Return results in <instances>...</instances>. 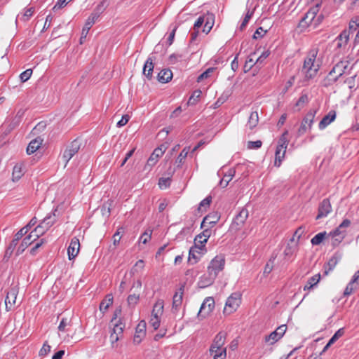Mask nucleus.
<instances>
[{
	"label": "nucleus",
	"instance_id": "f257e3e1",
	"mask_svg": "<svg viewBox=\"0 0 359 359\" xmlns=\"http://www.w3.org/2000/svg\"><path fill=\"white\" fill-rule=\"evenodd\" d=\"M318 49H311L304 59L302 72L306 79H310L316 76L320 69V64L316 61Z\"/></svg>",
	"mask_w": 359,
	"mask_h": 359
},
{
	"label": "nucleus",
	"instance_id": "f03ea898",
	"mask_svg": "<svg viewBox=\"0 0 359 359\" xmlns=\"http://www.w3.org/2000/svg\"><path fill=\"white\" fill-rule=\"evenodd\" d=\"M225 264L224 257L222 255L216 256L210 263L208 267V279L207 284H203L202 281L199 282L201 287H205L207 285H211L214 280L217 278L218 273L224 269Z\"/></svg>",
	"mask_w": 359,
	"mask_h": 359
},
{
	"label": "nucleus",
	"instance_id": "7ed1b4c3",
	"mask_svg": "<svg viewBox=\"0 0 359 359\" xmlns=\"http://www.w3.org/2000/svg\"><path fill=\"white\" fill-rule=\"evenodd\" d=\"M241 302V295L238 292L232 293L226 299L224 313L229 315L237 310Z\"/></svg>",
	"mask_w": 359,
	"mask_h": 359
},
{
	"label": "nucleus",
	"instance_id": "20e7f679",
	"mask_svg": "<svg viewBox=\"0 0 359 359\" xmlns=\"http://www.w3.org/2000/svg\"><path fill=\"white\" fill-rule=\"evenodd\" d=\"M81 146V140L79 139H75L70 142L65 148L63 154L62 159L65 163V166L70 161V159L79 151Z\"/></svg>",
	"mask_w": 359,
	"mask_h": 359
},
{
	"label": "nucleus",
	"instance_id": "39448f33",
	"mask_svg": "<svg viewBox=\"0 0 359 359\" xmlns=\"http://www.w3.org/2000/svg\"><path fill=\"white\" fill-rule=\"evenodd\" d=\"M322 1L318 2L315 6L311 7L308 12L305 14L304 17L301 20L299 25L303 27H309L312 23L313 21L316 20L315 18L316 15L319 12L320 8L321 6Z\"/></svg>",
	"mask_w": 359,
	"mask_h": 359
},
{
	"label": "nucleus",
	"instance_id": "423d86ee",
	"mask_svg": "<svg viewBox=\"0 0 359 359\" xmlns=\"http://www.w3.org/2000/svg\"><path fill=\"white\" fill-rule=\"evenodd\" d=\"M316 114V110H310L304 117L299 128L298 129V135H304L308 129H311L314 121Z\"/></svg>",
	"mask_w": 359,
	"mask_h": 359
},
{
	"label": "nucleus",
	"instance_id": "0eeeda50",
	"mask_svg": "<svg viewBox=\"0 0 359 359\" xmlns=\"http://www.w3.org/2000/svg\"><path fill=\"white\" fill-rule=\"evenodd\" d=\"M226 336L227 334L224 331H220L217 334L210 348V352L211 354L224 348V345L226 341Z\"/></svg>",
	"mask_w": 359,
	"mask_h": 359
},
{
	"label": "nucleus",
	"instance_id": "6e6552de",
	"mask_svg": "<svg viewBox=\"0 0 359 359\" xmlns=\"http://www.w3.org/2000/svg\"><path fill=\"white\" fill-rule=\"evenodd\" d=\"M248 217V210L245 208H243L233 220L231 224V229L234 231H238L241 229V228L243 226Z\"/></svg>",
	"mask_w": 359,
	"mask_h": 359
},
{
	"label": "nucleus",
	"instance_id": "1a4fd4ad",
	"mask_svg": "<svg viewBox=\"0 0 359 359\" xmlns=\"http://www.w3.org/2000/svg\"><path fill=\"white\" fill-rule=\"evenodd\" d=\"M184 287L185 284L183 283L180 285L178 290L175 293L173 298H172V311L174 313H177L182 305V299H183V294L184 291Z\"/></svg>",
	"mask_w": 359,
	"mask_h": 359
},
{
	"label": "nucleus",
	"instance_id": "9d476101",
	"mask_svg": "<svg viewBox=\"0 0 359 359\" xmlns=\"http://www.w3.org/2000/svg\"><path fill=\"white\" fill-rule=\"evenodd\" d=\"M214 308V299L212 297H208L203 302L198 315V316L205 318L213 311Z\"/></svg>",
	"mask_w": 359,
	"mask_h": 359
},
{
	"label": "nucleus",
	"instance_id": "9b49d317",
	"mask_svg": "<svg viewBox=\"0 0 359 359\" xmlns=\"http://www.w3.org/2000/svg\"><path fill=\"white\" fill-rule=\"evenodd\" d=\"M332 205L328 198L323 199L319 204L318 212L316 217V219H320L321 218L327 217L332 212Z\"/></svg>",
	"mask_w": 359,
	"mask_h": 359
},
{
	"label": "nucleus",
	"instance_id": "f8f14e48",
	"mask_svg": "<svg viewBox=\"0 0 359 359\" xmlns=\"http://www.w3.org/2000/svg\"><path fill=\"white\" fill-rule=\"evenodd\" d=\"M17 295L18 289L15 287H11L8 291L5 299L6 309L8 311L13 309L16 302Z\"/></svg>",
	"mask_w": 359,
	"mask_h": 359
},
{
	"label": "nucleus",
	"instance_id": "ddd939ff",
	"mask_svg": "<svg viewBox=\"0 0 359 359\" xmlns=\"http://www.w3.org/2000/svg\"><path fill=\"white\" fill-rule=\"evenodd\" d=\"M80 250V243L79 240L76 237H74L72 238L70 244L67 248V254L69 257V259L72 260L74 259Z\"/></svg>",
	"mask_w": 359,
	"mask_h": 359
},
{
	"label": "nucleus",
	"instance_id": "4468645a",
	"mask_svg": "<svg viewBox=\"0 0 359 359\" xmlns=\"http://www.w3.org/2000/svg\"><path fill=\"white\" fill-rule=\"evenodd\" d=\"M37 239V235L31 232L28 236L25 237L17 250L16 255L22 254L26 248H27L34 241Z\"/></svg>",
	"mask_w": 359,
	"mask_h": 359
},
{
	"label": "nucleus",
	"instance_id": "2eb2a0df",
	"mask_svg": "<svg viewBox=\"0 0 359 359\" xmlns=\"http://www.w3.org/2000/svg\"><path fill=\"white\" fill-rule=\"evenodd\" d=\"M220 219V215L217 212H212L206 215L201 223V228H203L206 224H209L210 227H212L216 224Z\"/></svg>",
	"mask_w": 359,
	"mask_h": 359
},
{
	"label": "nucleus",
	"instance_id": "dca6fc26",
	"mask_svg": "<svg viewBox=\"0 0 359 359\" xmlns=\"http://www.w3.org/2000/svg\"><path fill=\"white\" fill-rule=\"evenodd\" d=\"M344 231H343L341 229H339V226H338L336 229H334L333 231H331L327 235V237L332 236V245L333 246L337 245L342 241L344 238Z\"/></svg>",
	"mask_w": 359,
	"mask_h": 359
},
{
	"label": "nucleus",
	"instance_id": "f3484780",
	"mask_svg": "<svg viewBox=\"0 0 359 359\" xmlns=\"http://www.w3.org/2000/svg\"><path fill=\"white\" fill-rule=\"evenodd\" d=\"M146 334V323L144 320H142L139 323L136 327L135 334L134 335L133 341L136 344H140L142 339L145 336Z\"/></svg>",
	"mask_w": 359,
	"mask_h": 359
},
{
	"label": "nucleus",
	"instance_id": "a211bd4d",
	"mask_svg": "<svg viewBox=\"0 0 359 359\" xmlns=\"http://www.w3.org/2000/svg\"><path fill=\"white\" fill-rule=\"evenodd\" d=\"M350 62L348 60H341L337 62L332 68L333 73H336L337 75L340 77L344 74H346L349 67Z\"/></svg>",
	"mask_w": 359,
	"mask_h": 359
},
{
	"label": "nucleus",
	"instance_id": "6ab92c4d",
	"mask_svg": "<svg viewBox=\"0 0 359 359\" xmlns=\"http://www.w3.org/2000/svg\"><path fill=\"white\" fill-rule=\"evenodd\" d=\"M335 118L336 111L334 110L330 111L329 113L327 115H325L320 121L318 124L319 129H325L329 124H330L332 121H334Z\"/></svg>",
	"mask_w": 359,
	"mask_h": 359
},
{
	"label": "nucleus",
	"instance_id": "aec40b11",
	"mask_svg": "<svg viewBox=\"0 0 359 359\" xmlns=\"http://www.w3.org/2000/svg\"><path fill=\"white\" fill-rule=\"evenodd\" d=\"M215 16L212 13H207L205 14V20L203 29V32L208 34L212 29L215 23Z\"/></svg>",
	"mask_w": 359,
	"mask_h": 359
},
{
	"label": "nucleus",
	"instance_id": "412c9836",
	"mask_svg": "<svg viewBox=\"0 0 359 359\" xmlns=\"http://www.w3.org/2000/svg\"><path fill=\"white\" fill-rule=\"evenodd\" d=\"M24 236V231L22 230H19L14 236L13 239L12 240L11 243H10L9 246L8 247L6 253L11 255L13 252L14 249L15 248L16 245L18 243V241L22 238V237Z\"/></svg>",
	"mask_w": 359,
	"mask_h": 359
},
{
	"label": "nucleus",
	"instance_id": "4be33fe9",
	"mask_svg": "<svg viewBox=\"0 0 359 359\" xmlns=\"http://www.w3.org/2000/svg\"><path fill=\"white\" fill-rule=\"evenodd\" d=\"M154 67L153 59L149 57L145 62L143 67V74L149 80L152 78Z\"/></svg>",
	"mask_w": 359,
	"mask_h": 359
},
{
	"label": "nucleus",
	"instance_id": "5701e85b",
	"mask_svg": "<svg viewBox=\"0 0 359 359\" xmlns=\"http://www.w3.org/2000/svg\"><path fill=\"white\" fill-rule=\"evenodd\" d=\"M42 142L43 140L39 137L32 140L27 147V153L29 155L34 154L41 147Z\"/></svg>",
	"mask_w": 359,
	"mask_h": 359
},
{
	"label": "nucleus",
	"instance_id": "b1692460",
	"mask_svg": "<svg viewBox=\"0 0 359 359\" xmlns=\"http://www.w3.org/2000/svg\"><path fill=\"white\" fill-rule=\"evenodd\" d=\"M25 174L22 163H17L14 165L12 172L13 182L18 181Z\"/></svg>",
	"mask_w": 359,
	"mask_h": 359
},
{
	"label": "nucleus",
	"instance_id": "393cba45",
	"mask_svg": "<svg viewBox=\"0 0 359 359\" xmlns=\"http://www.w3.org/2000/svg\"><path fill=\"white\" fill-rule=\"evenodd\" d=\"M349 40V31L344 30L337 38V47L339 48H344Z\"/></svg>",
	"mask_w": 359,
	"mask_h": 359
},
{
	"label": "nucleus",
	"instance_id": "a878e982",
	"mask_svg": "<svg viewBox=\"0 0 359 359\" xmlns=\"http://www.w3.org/2000/svg\"><path fill=\"white\" fill-rule=\"evenodd\" d=\"M172 78V72L169 69L161 70L158 74V80L159 82L165 83L170 81Z\"/></svg>",
	"mask_w": 359,
	"mask_h": 359
},
{
	"label": "nucleus",
	"instance_id": "bb28decb",
	"mask_svg": "<svg viewBox=\"0 0 359 359\" xmlns=\"http://www.w3.org/2000/svg\"><path fill=\"white\" fill-rule=\"evenodd\" d=\"M55 212L57 210L55 209L53 214L47 215L41 222L42 224L44 226L45 229H49L56 222V216Z\"/></svg>",
	"mask_w": 359,
	"mask_h": 359
},
{
	"label": "nucleus",
	"instance_id": "cd10ccee",
	"mask_svg": "<svg viewBox=\"0 0 359 359\" xmlns=\"http://www.w3.org/2000/svg\"><path fill=\"white\" fill-rule=\"evenodd\" d=\"M113 295L112 294H108L105 298L101 302L100 304V310L101 312L104 313L108 308L113 304Z\"/></svg>",
	"mask_w": 359,
	"mask_h": 359
},
{
	"label": "nucleus",
	"instance_id": "c85d7f7f",
	"mask_svg": "<svg viewBox=\"0 0 359 359\" xmlns=\"http://www.w3.org/2000/svg\"><path fill=\"white\" fill-rule=\"evenodd\" d=\"M164 302L162 299H158L154 304L151 312L152 316L160 317L163 313Z\"/></svg>",
	"mask_w": 359,
	"mask_h": 359
},
{
	"label": "nucleus",
	"instance_id": "c756f323",
	"mask_svg": "<svg viewBox=\"0 0 359 359\" xmlns=\"http://www.w3.org/2000/svg\"><path fill=\"white\" fill-rule=\"evenodd\" d=\"M320 280V273L316 274L312 277L309 278L306 282V284L304 287V290H309L316 285Z\"/></svg>",
	"mask_w": 359,
	"mask_h": 359
},
{
	"label": "nucleus",
	"instance_id": "7c9ffc66",
	"mask_svg": "<svg viewBox=\"0 0 359 359\" xmlns=\"http://www.w3.org/2000/svg\"><path fill=\"white\" fill-rule=\"evenodd\" d=\"M286 149L276 147L274 165L279 167L285 157Z\"/></svg>",
	"mask_w": 359,
	"mask_h": 359
},
{
	"label": "nucleus",
	"instance_id": "2f4dec72",
	"mask_svg": "<svg viewBox=\"0 0 359 359\" xmlns=\"http://www.w3.org/2000/svg\"><path fill=\"white\" fill-rule=\"evenodd\" d=\"M98 17H99V14L97 13H93L91 14L90 16H89V18H88V20L85 24L84 27L83 28L82 34H83L85 32L86 33L88 32V30L90 29V27L95 23V20L98 18Z\"/></svg>",
	"mask_w": 359,
	"mask_h": 359
},
{
	"label": "nucleus",
	"instance_id": "473e14b6",
	"mask_svg": "<svg viewBox=\"0 0 359 359\" xmlns=\"http://www.w3.org/2000/svg\"><path fill=\"white\" fill-rule=\"evenodd\" d=\"M259 122V115L257 111H252L251 112L249 119L247 123V126L250 129L252 130L254 128L257 126Z\"/></svg>",
	"mask_w": 359,
	"mask_h": 359
},
{
	"label": "nucleus",
	"instance_id": "72a5a7b5",
	"mask_svg": "<svg viewBox=\"0 0 359 359\" xmlns=\"http://www.w3.org/2000/svg\"><path fill=\"white\" fill-rule=\"evenodd\" d=\"M281 339L280 334L274 330L270 334L266 335L264 337V341L266 343H269L271 345H273L276 342H278Z\"/></svg>",
	"mask_w": 359,
	"mask_h": 359
},
{
	"label": "nucleus",
	"instance_id": "f704fd0d",
	"mask_svg": "<svg viewBox=\"0 0 359 359\" xmlns=\"http://www.w3.org/2000/svg\"><path fill=\"white\" fill-rule=\"evenodd\" d=\"M164 153V151L161 148L156 149L151 156L149 158L147 163L149 165H154L158 161V158L161 156Z\"/></svg>",
	"mask_w": 359,
	"mask_h": 359
},
{
	"label": "nucleus",
	"instance_id": "c9c22d12",
	"mask_svg": "<svg viewBox=\"0 0 359 359\" xmlns=\"http://www.w3.org/2000/svg\"><path fill=\"white\" fill-rule=\"evenodd\" d=\"M217 69V67H211L208 68L205 72L200 74L197 78V82H201L204 79H208L212 76V74Z\"/></svg>",
	"mask_w": 359,
	"mask_h": 359
},
{
	"label": "nucleus",
	"instance_id": "e433bc0d",
	"mask_svg": "<svg viewBox=\"0 0 359 359\" xmlns=\"http://www.w3.org/2000/svg\"><path fill=\"white\" fill-rule=\"evenodd\" d=\"M235 170L230 169L228 172L224 176V177L221 180L219 184L222 187H226L229 182L233 179L235 175Z\"/></svg>",
	"mask_w": 359,
	"mask_h": 359
},
{
	"label": "nucleus",
	"instance_id": "4c0bfd02",
	"mask_svg": "<svg viewBox=\"0 0 359 359\" xmlns=\"http://www.w3.org/2000/svg\"><path fill=\"white\" fill-rule=\"evenodd\" d=\"M339 77L337 75L336 73H333V68L329 72L328 75L324 79V86H328L333 84L336 82Z\"/></svg>",
	"mask_w": 359,
	"mask_h": 359
},
{
	"label": "nucleus",
	"instance_id": "58836bf2",
	"mask_svg": "<svg viewBox=\"0 0 359 359\" xmlns=\"http://www.w3.org/2000/svg\"><path fill=\"white\" fill-rule=\"evenodd\" d=\"M199 246H193L189 250V262H191V259H194V262L192 264H195L198 262V257L196 256V253L203 254L204 251H201L198 250Z\"/></svg>",
	"mask_w": 359,
	"mask_h": 359
},
{
	"label": "nucleus",
	"instance_id": "ea45409f",
	"mask_svg": "<svg viewBox=\"0 0 359 359\" xmlns=\"http://www.w3.org/2000/svg\"><path fill=\"white\" fill-rule=\"evenodd\" d=\"M189 149H190L189 147H184L182 149V151L180 152V154H179V156H177L175 163L177 164V166L178 168L180 167L184 163V161L185 158H187L188 153L189 151Z\"/></svg>",
	"mask_w": 359,
	"mask_h": 359
},
{
	"label": "nucleus",
	"instance_id": "a19ab883",
	"mask_svg": "<svg viewBox=\"0 0 359 359\" xmlns=\"http://www.w3.org/2000/svg\"><path fill=\"white\" fill-rule=\"evenodd\" d=\"M327 233L326 231L320 232L316 234L313 238H312L311 243L313 245H320L323 240L327 237Z\"/></svg>",
	"mask_w": 359,
	"mask_h": 359
},
{
	"label": "nucleus",
	"instance_id": "79ce46f5",
	"mask_svg": "<svg viewBox=\"0 0 359 359\" xmlns=\"http://www.w3.org/2000/svg\"><path fill=\"white\" fill-rule=\"evenodd\" d=\"M329 13H330V11H327L325 9V8H324L322 13L320 15H316V17L315 18L316 20L313 21V23L311 25H313L314 28L316 27L323 22L325 17L329 15Z\"/></svg>",
	"mask_w": 359,
	"mask_h": 359
},
{
	"label": "nucleus",
	"instance_id": "37998d69",
	"mask_svg": "<svg viewBox=\"0 0 359 359\" xmlns=\"http://www.w3.org/2000/svg\"><path fill=\"white\" fill-rule=\"evenodd\" d=\"M358 283L353 282L351 280L344 290V296L347 297L351 294L355 290L358 289Z\"/></svg>",
	"mask_w": 359,
	"mask_h": 359
},
{
	"label": "nucleus",
	"instance_id": "c03bdc74",
	"mask_svg": "<svg viewBox=\"0 0 359 359\" xmlns=\"http://www.w3.org/2000/svg\"><path fill=\"white\" fill-rule=\"evenodd\" d=\"M212 196H208L205 198H204L199 204V206L198 208V210L199 212L206 211V210L209 208L210 205V203L212 202Z\"/></svg>",
	"mask_w": 359,
	"mask_h": 359
},
{
	"label": "nucleus",
	"instance_id": "a18cd8bd",
	"mask_svg": "<svg viewBox=\"0 0 359 359\" xmlns=\"http://www.w3.org/2000/svg\"><path fill=\"white\" fill-rule=\"evenodd\" d=\"M202 92L200 90H194L191 95V96L189 97L187 104L188 105H194L196 104V102L198 100V98L201 97Z\"/></svg>",
	"mask_w": 359,
	"mask_h": 359
},
{
	"label": "nucleus",
	"instance_id": "49530a36",
	"mask_svg": "<svg viewBox=\"0 0 359 359\" xmlns=\"http://www.w3.org/2000/svg\"><path fill=\"white\" fill-rule=\"evenodd\" d=\"M206 243V241H205L201 235L196 236L194 239V246H199L198 250L201 251H205V245Z\"/></svg>",
	"mask_w": 359,
	"mask_h": 359
},
{
	"label": "nucleus",
	"instance_id": "de8ad7c7",
	"mask_svg": "<svg viewBox=\"0 0 359 359\" xmlns=\"http://www.w3.org/2000/svg\"><path fill=\"white\" fill-rule=\"evenodd\" d=\"M287 131H285L280 137L278 143L277 147H279L280 149H287V144H288V140L287 138Z\"/></svg>",
	"mask_w": 359,
	"mask_h": 359
},
{
	"label": "nucleus",
	"instance_id": "09e8293b",
	"mask_svg": "<svg viewBox=\"0 0 359 359\" xmlns=\"http://www.w3.org/2000/svg\"><path fill=\"white\" fill-rule=\"evenodd\" d=\"M183 57L184 56L182 54L172 53L169 56L168 61L170 64L175 65L178 62H181L183 60Z\"/></svg>",
	"mask_w": 359,
	"mask_h": 359
},
{
	"label": "nucleus",
	"instance_id": "8fccbe9b",
	"mask_svg": "<svg viewBox=\"0 0 359 359\" xmlns=\"http://www.w3.org/2000/svg\"><path fill=\"white\" fill-rule=\"evenodd\" d=\"M125 327V325L119 321V323H116L114 324L113 328V333L116 334L118 336H121L123 332V329Z\"/></svg>",
	"mask_w": 359,
	"mask_h": 359
},
{
	"label": "nucleus",
	"instance_id": "3c124183",
	"mask_svg": "<svg viewBox=\"0 0 359 359\" xmlns=\"http://www.w3.org/2000/svg\"><path fill=\"white\" fill-rule=\"evenodd\" d=\"M34 7H29L25 9V11L22 16V20L25 22L28 21L34 13Z\"/></svg>",
	"mask_w": 359,
	"mask_h": 359
},
{
	"label": "nucleus",
	"instance_id": "603ef678",
	"mask_svg": "<svg viewBox=\"0 0 359 359\" xmlns=\"http://www.w3.org/2000/svg\"><path fill=\"white\" fill-rule=\"evenodd\" d=\"M171 179L170 177H161L158 180V186L161 189H166L170 186Z\"/></svg>",
	"mask_w": 359,
	"mask_h": 359
},
{
	"label": "nucleus",
	"instance_id": "864d4df0",
	"mask_svg": "<svg viewBox=\"0 0 359 359\" xmlns=\"http://www.w3.org/2000/svg\"><path fill=\"white\" fill-rule=\"evenodd\" d=\"M344 334V330L343 328L338 330L329 340L330 344H333L334 343H335L341 337L343 336Z\"/></svg>",
	"mask_w": 359,
	"mask_h": 359
},
{
	"label": "nucleus",
	"instance_id": "5fc2aeb1",
	"mask_svg": "<svg viewBox=\"0 0 359 359\" xmlns=\"http://www.w3.org/2000/svg\"><path fill=\"white\" fill-rule=\"evenodd\" d=\"M47 231L48 229H45L44 226L41 222L32 232H33L34 234H36L37 238H39V236L43 235Z\"/></svg>",
	"mask_w": 359,
	"mask_h": 359
},
{
	"label": "nucleus",
	"instance_id": "6e6d98bb",
	"mask_svg": "<svg viewBox=\"0 0 359 359\" xmlns=\"http://www.w3.org/2000/svg\"><path fill=\"white\" fill-rule=\"evenodd\" d=\"M297 250V245H290L289 243L286 246L284 250V255L285 257H291Z\"/></svg>",
	"mask_w": 359,
	"mask_h": 359
},
{
	"label": "nucleus",
	"instance_id": "4d7b16f0",
	"mask_svg": "<svg viewBox=\"0 0 359 359\" xmlns=\"http://www.w3.org/2000/svg\"><path fill=\"white\" fill-rule=\"evenodd\" d=\"M339 262V257L334 255L328 261L327 265L328 266V270H332Z\"/></svg>",
	"mask_w": 359,
	"mask_h": 359
},
{
	"label": "nucleus",
	"instance_id": "13d9d810",
	"mask_svg": "<svg viewBox=\"0 0 359 359\" xmlns=\"http://www.w3.org/2000/svg\"><path fill=\"white\" fill-rule=\"evenodd\" d=\"M214 359H225L226 357V348H224L217 351V352H214Z\"/></svg>",
	"mask_w": 359,
	"mask_h": 359
},
{
	"label": "nucleus",
	"instance_id": "bf43d9fd",
	"mask_svg": "<svg viewBox=\"0 0 359 359\" xmlns=\"http://www.w3.org/2000/svg\"><path fill=\"white\" fill-rule=\"evenodd\" d=\"M252 15V12H250V11H248L241 23V25H240L239 29L241 31H243L245 28V27H246L247 24L248 23L250 19L251 18Z\"/></svg>",
	"mask_w": 359,
	"mask_h": 359
},
{
	"label": "nucleus",
	"instance_id": "052dcab7",
	"mask_svg": "<svg viewBox=\"0 0 359 359\" xmlns=\"http://www.w3.org/2000/svg\"><path fill=\"white\" fill-rule=\"evenodd\" d=\"M309 102V97L306 94H303L300 96L297 102H296V106L299 107H303L304 105Z\"/></svg>",
	"mask_w": 359,
	"mask_h": 359
},
{
	"label": "nucleus",
	"instance_id": "680f3d73",
	"mask_svg": "<svg viewBox=\"0 0 359 359\" xmlns=\"http://www.w3.org/2000/svg\"><path fill=\"white\" fill-rule=\"evenodd\" d=\"M205 14L199 16L194 25V30L198 29L205 23Z\"/></svg>",
	"mask_w": 359,
	"mask_h": 359
},
{
	"label": "nucleus",
	"instance_id": "e2e57ef3",
	"mask_svg": "<svg viewBox=\"0 0 359 359\" xmlns=\"http://www.w3.org/2000/svg\"><path fill=\"white\" fill-rule=\"evenodd\" d=\"M32 74V70L31 69H27L20 74V77L22 82L27 81L31 76Z\"/></svg>",
	"mask_w": 359,
	"mask_h": 359
},
{
	"label": "nucleus",
	"instance_id": "0e129e2a",
	"mask_svg": "<svg viewBox=\"0 0 359 359\" xmlns=\"http://www.w3.org/2000/svg\"><path fill=\"white\" fill-rule=\"evenodd\" d=\"M266 30H264L263 27H259V28L257 29L252 37L255 39L262 38L266 34Z\"/></svg>",
	"mask_w": 359,
	"mask_h": 359
},
{
	"label": "nucleus",
	"instance_id": "69168bd1",
	"mask_svg": "<svg viewBox=\"0 0 359 359\" xmlns=\"http://www.w3.org/2000/svg\"><path fill=\"white\" fill-rule=\"evenodd\" d=\"M149 323L154 327V330H157L160 326V317L151 316Z\"/></svg>",
	"mask_w": 359,
	"mask_h": 359
},
{
	"label": "nucleus",
	"instance_id": "338daca9",
	"mask_svg": "<svg viewBox=\"0 0 359 359\" xmlns=\"http://www.w3.org/2000/svg\"><path fill=\"white\" fill-rule=\"evenodd\" d=\"M128 303L129 305L130 306H135V304H137L138 301H139V295H136V294H130L128 297Z\"/></svg>",
	"mask_w": 359,
	"mask_h": 359
},
{
	"label": "nucleus",
	"instance_id": "774afa93",
	"mask_svg": "<svg viewBox=\"0 0 359 359\" xmlns=\"http://www.w3.org/2000/svg\"><path fill=\"white\" fill-rule=\"evenodd\" d=\"M359 27V17H355L349 22V29L355 31Z\"/></svg>",
	"mask_w": 359,
	"mask_h": 359
}]
</instances>
